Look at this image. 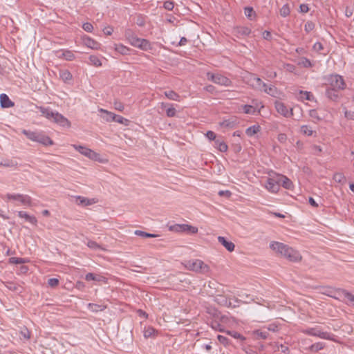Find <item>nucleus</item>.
<instances>
[{
  "mask_svg": "<svg viewBox=\"0 0 354 354\" xmlns=\"http://www.w3.org/2000/svg\"><path fill=\"white\" fill-rule=\"evenodd\" d=\"M22 133L24 134L29 140L37 142L44 146L53 145V141L48 136L42 133L24 129L22 131Z\"/></svg>",
  "mask_w": 354,
  "mask_h": 354,
  "instance_id": "f257e3e1",
  "label": "nucleus"
},
{
  "mask_svg": "<svg viewBox=\"0 0 354 354\" xmlns=\"http://www.w3.org/2000/svg\"><path fill=\"white\" fill-rule=\"evenodd\" d=\"M301 332L305 335L317 337L322 339L329 340L333 339V337L334 336L333 334L330 333L323 331L321 329V328L318 326H316L315 327L307 328L306 329L302 330Z\"/></svg>",
  "mask_w": 354,
  "mask_h": 354,
  "instance_id": "f03ea898",
  "label": "nucleus"
},
{
  "mask_svg": "<svg viewBox=\"0 0 354 354\" xmlns=\"http://www.w3.org/2000/svg\"><path fill=\"white\" fill-rule=\"evenodd\" d=\"M207 77L209 80L221 86H230L232 84V82L228 77L220 73H207Z\"/></svg>",
  "mask_w": 354,
  "mask_h": 354,
  "instance_id": "7ed1b4c3",
  "label": "nucleus"
},
{
  "mask_svg": "<svg viewBox=\"0 0 354 354\" xmlns=\"http://www.w3.org/2000/svg\"><path fill=\"white\" fill-rule=\"evenodd\" d=\"M328 82L330 87L337 90H343L346 86L343 77L337 74L330 75Z\"/></svg>",
  "mask_w": 354,
  "mask_h": 354,
  "instance_id": "20e7f679",
  "label": "nucleus"
},
{
  "mask_svg": "<svg viewBox=\"0 0 354 354\" xmlns=\"http://www.w3.org/2000/svg\"><path fill=\"white\" fill-rule=\"evenodd\" d=\"M274 107L279 114L286 118H290L293 115L292 108L287 106L283 102L277 100L274 102Z\"/></svg>",
  "mask_w": 354,
  "mask_h": 354,
  "instance_id": "39448f33",
  "label": "nucleus"
},
{
  "mask_svg": "<svg viewBox=\"0 0 354 354\" xmlns=\"http://www.w3.org/2000/svg\"><path fill=\"white\" fill-rule=\"evenodd\" d=\"M73 147L75 149L76 151L80 152L81 154L85 156L86 157H88L91 160H96L99 158V154L97 153L86 147L74 145Z\"/></svg>",
  "mask_w": 354,
  "mask_h": 354,
  "instance_id": "423d86ee",
  "label": "nucleus"
},
{
  "mask_svg": "<svg viewBox=\"0 0 354 354\" xmlns=\"http://www.w3.org/2000/svg\"><path fill=\"white\" fill-rule=\"evenodd\" d=\"M6 198L8 200L18 201L24 205L30 206L32 204V199L28 195L8 194Z\"/></svg>",
  "mask_w": 354,
  "mask_h": 354,
  "instance_id": "0eeeda50",
  "label": "nucleus"
},
{
  "mask_svg": "<svg viewBox=\"0 0 354 354\" xmlns=\"http://www.w3.org/2000/svg\"><path fill=\"white\" fill-rule=\"evenodd\" d=\"M265 187L270 192L277 193L280 189L277 175L268 178L266 182Z\"/></svg>",
  "mask_w": 354,
  "mask_h": 354,
  "instance_id": "6e6552de",
  "label": "nucleus"
},
{
  "mask_svg": "<svg viewBox=\"0 0 354 354\" xmlns=\"http://www.w3.org/2000/svg\"><path fill=\"white\" fill-rule=\"evenodd\" d=\"M189 268L193 271L201 272L203 273H206L209 271L208 266L199 259H196L194 261L190 263Z\"/></svg>",
  "mask_w": 354,
  "mask_h": 354,
  "instance_id": "1a4fd4ad",
  "label": "nucleus"
},
{
  "mask_svg": "<svg viewBox=\"0 0 354 354\" xmlns=\"http://www.w3.org/2000/svg\"><path fill=\"white\" fill-rule=\"evenodd\" d=\"M173 229L178 232H187L189 234H194L198 232L196 227L188 224H177L173 227Z\"/></svg>",
  "mask_w": 354,
  "mask_h": 354,
  "instance_id": "9d476101",
  "label": "nucleus"
},
{
  "mask_svg": "<svg viewBox=\"0 0 354 354\" xmlns=\"http://www.w3.org/2000/svg\"><path fill=\"white\" fill-rule=\"evenodd\" d=\"M288 247V245L277 241H272L270 243V248L283 257L286 256Z\"/></svg>",
  "mask_w": 354,
  "mask_h": 354,
  "instance_id": "9b49d317",
  "label": "nucleus"
},
{
  "mask_svg": "<svg viewBox=\"0 0 354 354\" xmlns=\"http://www.w3.org/2000/svg\"><path fill=\"white\" fill-rule=\"evenodd\" d=\"M53 121L63 127L69 128L71 126V122L61 113L56 112Z\"/></svg>",
  "mask_w": 354,
  "mask_h": 354,
  "instance_id": "f8f14e48",
  "label": "nucleus"
},
{
  "mask_svg": "<svg viewBox=\"0 0 354 354\" xmlns=\"http://www.w3.org/2000/svg\"><path fill=\"white\" fill-rule=\"evenodd\" d=\"M284 257L292 262H297L301 259L300 254L291 247H288Z\"/></svg>",
  "mask_w": 354,
  "mask_h": 354,
  "instance_id": "ddd939ff",
  "label": "nucleus"
},
{
  "mask_svg": "<svg viewBox=\"0 0 354 354\" xmlns=\"http://www.w3.org/2000/svg\"><path fill=\"white\" fill-rule=\"evenodd\" d=\"M253 105H244L243 106V111L246 114H252L254 115L256 113L260 112V109H259V103L254 100L252 101Z\"/></svg>",
  "mask_w": 354,
  "mask_h": 354,
  "instance_id": "4468645a",
  "label": "nucleus"
},
{
  "mask_svg": "<svg viewBox=\"0 0 354 354\" xmlns=\"http://www.w3.org/2000/svg\"><path fill=\"white\" fill-rule=\"evenodd\" d=\"M0 105L3 109L10 108L15 106V103L9 98L6 93L0 95Z\"/></svg>",
  "mask_w": 354,
  "mask_h": 354,
  "instance_id": "2eb2a0df",
  "label": "nucleus"
},
{
  "mask_svg": "<svg viewBox=\"0 0 354 354\" xmlns=\"http://www.w3.org/2000/svg\"><path fill=\"white\" fill-rule=\"evenodd\" d=\"M75 198L76 203L79 205L88 206L97 203L95 198H88L80 196H76Z\"/></svg>",
  "mask_w": 354,
  "mask_h": 354,
  "instance_id": "dca6fc26",
  "label": "nucleus"
},
{
  "mask_svg": "<svg viewBox=\"0 0 354 354\" xmlns=\"http://www.w3.org/2000/svg\"><path fill=\"white\" fill-rule=\"evenodd\" d=\"M277 179L279 180V185L283 187L286 189H290L292 185V181L286 176L281 174H277Z\"/></svg>",
  "mask_w": 354,
  "mask_h": 354,
  "instance_id": "f3484780",
  "label": "nucleus"
},
{
  "mask_svg": "<svg viewBox=\"0 0 354 354\" xmlns=\"http://www.w3.org/2000/svg\"><path fill=\"white\" fill-rule=\"evenodd\" d=\"M125 37L131 45L137 47V46L138 45V44L139 43L140 38L137 37L132 30H126Z\"/></svg>",
  "mask_w": 354,
  "mask_h": 354,
  "instance_id": "a211bd4d",
  "label": "nucleus"
},
{
  "mask_svg": "<svg viewBox=\"0 0 354 354\" xmlns=\"http://www.w3.org/2000/svg\"><path fill=\"white\" fill-rule=\"evenodd\" d=\"M57 57L59 58H64L66 60L71 61L75 59L73 53L68 50H61L56 53Z\"/></svg>",
  "mask_w": 354,
  "mask_h": 354,
  "instance_id": "6ab92c4d",
  "label": "nucleus"
},
{
  "mask_svg": "<svg viewBox=\"0 0 354 354\" xmlns=\"http://www.w3.org/2000/svg\"><path fill=\"white\" fill-rule=\"evenodd\" d=\"M82 39L83 44L88 48L97 49L100 47V44L97 41L86 35L83 36Z\"/></svg>",
  "mask_w": 354,
  "mask_h": 354,
  "instance_id": "aec40b11",
  "label": "nucleus"
},
{
  "mask_svg": "<svg viewBox=\"0 0 354 354\" xmlns=\"http://www.w3.org/2000/svg\"><path fill=\"white\" fill-rule=\"evenodd\" d=\"M218 241L229 252L234 251L235 245L232 241H229L225 237L221 236L218 237Z\"/></svg>",
  "mask_w": 354,
  "mask_h": 354,
  "instance_id": "412c9836",
  "label": "nucleus"
},
{
  "mask_svg": "<svg viewBox=\"0 0 354 354\" xmlns=\"http://www.w3.org/2000/svg\"><path fill=\"white\" fill-rule=\"evenodd\" d=\"M266 329H257L253 331V335L257 339H267L270 338V334Z\"/></svg>",
  "mask_w": 354,
  "mask_h": 354,
  "instance_id": "4be33fe9",
  "label": "nucleus"
},
{
  "mask_svg": "<svg viewBox=\"0 0 354 354\" xmlns=\"http://www.w3.org/2000/svg\"><path fill=\"white\" fill-rule=\"evenodd\" d=\"M18 216L20 218H24L27 222H28L31 224L36 225L37 223V220L35 216H30L26 212H23V211L18 212Z\"/></svg>",
  "mask_w": 354,
  "mask_h": 354,
  "instance_id": "5701e85b",
  "label": "nucleus"
},
{
  "mask_svg": "<svg viewBox=\"0 0 354 354\" xmlns=\"http://www.w3.org/2000/svg\"><path fill=\"white\" fill-rule=\"evenodd\" d=\"M262 91H264L266 93L272 97H277L279 94L277 87L273 85L268 86L266 84V88H263Z\"/></svg>",
  "mask_w": 354,
  "mask_h": 354,
  "instance_id": "b1692460",
  "label": "nucleus"
},
{
  "mask_svg": "<svg viewBox=\"0 0 354 354\" xmlns=\"http://www.w3.org/2000/svg\"><path fill=\"white\" fill-rule=\"evenodd\" d=\"M39 109L43 116L46 117V118H48L49 120H51V119L53 120L55 113H56V112L51 111L49 108H45L43 106H40L39 108Z\"/></svg>",
  "mask_w": 354,
  "mask_h": 354,
  "instance_id": "393cba45",
  "label": "nucleus"
},
{
  "mask_svg": "<svg viewBox=\"0 0 354 354\" xmlns=\"http://www.w3.org/2000/svg\"><path fill=\"white\" fill-rule=\"evenodd\" d=\"M337 89H335L333 88L329 87L326 90V95L330 100L333 101H335L338 98Z\"/></svg>",
  "mask_w": 354,
  "mask_h": 354,
  "instance_id": "a878e982",
  "label": "nucleus"
},
{
  "mask_svg": "<svg viewBox=\"0 0 354 354\" xmlns=\"http://www.w3.org/2000/svg\"><path fill=\"white\" fill-rule=\"evenodd\" d=\"M298 99L301 100H306L308 101H313L315 100V97L310 92L299 91Z\"/></svg>",
  "mask_w": 354,
  "mask_h": 354,
  "instance_id": "bb28decb",
  "label": "nucleus"
},
{
  "mask_svg": "<svg viewBox=\"0 0 354 354\" xmlns=\"http://www.w3.org/2000/svg\"><path fill=\"white\" fill-rule=\"evenodd\" d=\"M85 279L86 281H105L106 278L103 276L89 272L86 274Z\"/></svg>",
  "mask_w": 354,
  "mask_h": 354,
  "instance_id": "cd10ccee",
  "label": "nucleus"
},
{
  "mask_svg": "<svg viewBox=\"0 0 354 354\" xmlns=\"http://www.w3.org/2000/svg\"><path fill=\"white\" fill-rule=\"evenodd\" d=\"M100 112L104 114L102 117L106 122L114 121L115 113L103 109H100Z\"/></svg>",
  "mask_w": 354,
  "mask_h": 354,
  "instance_id": "c85d7f7f",
  "label": "nucleus"
},
{
  "mask_svg": "<svg viewBox=\"0 0 354 354\" xmlns=\"http://www.w3.org/2000/svg\"><path fill=\"white\" fill-rule=\"evenodd\" d=\"M214 147L221 152H225L228 149L227 144L220 139L215 140Z\"/></svg>",
  "mask_w": 354,
  "mask_h": 354,
  "instance_id": "c756f323",
  "label": "nucleus"
},
{
  "mask_svg": "<svg viewBox=\"0 0 354 354\" xmlns=\"http://www.w3.org/2000/svg\"><path fill=\"white\" fill-rule=\"evenodd\" d=\"M342 294L344 298L347 299L346 304L354 307V295L345 290L342 291Z\"/></svg>",
  "mask_w": 354,
  "mask_h": 354,
  "instance_id": "7c9ffc66",
  "label": "nucleus"
},
{
  "mask_svg": "<svg viewBox=\"0 0 354 354\" xmlns=\"http://www.w3.org/2000/svg\"><path fill=\"white\" fill-rule=\"evenodd\" d=\"M253 80L254 82V84L253 86L261 91H263V88H266V83L263 82L261 78L257 77H254Z\"/></svg>",
  "mask_w": 354,
  "mask_h": 354,
  "instance_id": "2f4dec72",
  "label": "nucleus"
},
{
  "mask_svg": "<svg viewBox=\"0 0 354 354\" xmlns=\"http://www.w3.org/2000/svg\"><path fill=\"white\" fill-rule=\"evenodd\" d=\"M88 308L92 312L97 313L98 311L104 310L106 308V306L90 303L88 304Z\"/></svg>",
  "mask_w": 354,
  "mask_h": 354,
  "instance_id": "473e14b6",
  "label": "nucleus"
},
{
  "mask_svg": "<svg viewBox=\"0 0 354 354\" xmlns=\"http://www.w3.org/2000/svg\"><path fill=\"white\" fill-rule=\"evenodd\" d=\"M165 95L169 100L179 102L180 100V95L174 91H165Z\"/></svg>",
  "mask_w": 354,
  "mask_h": 354,
  "instance_id": "72a5a7b5",
  "label": "nucleus"
},
{
  "mask_svg": "<svg viewBox=\"0 0 354 354\" xmlns=\"http://www.w3.org/2000/svg\"><path fill=\"white\" fill-rule=\"evenodd\" d=\"M244 13L249 20L252 21L254 19L256 13L252 7H246L244 10Z\"/></svg>",
  "mask_w": 354,
  "mask_h": 354,
  "instance_id": "f704fd0d",
  "label": "nucleus"
},
{
  "mask_svg": "<svg viewBox=\"0 0 354 354\" xmlns=\"http://www.w3.org/2000/svg\"><path fill=\"white\" fill-rule=\"evenodd\" d=\"M138 44V45L137 46V47L143 50H147L148 49L151 48L149 41L145 39L140 38L139 43Z\"/></svg>",
  "mask_w": 354,
  "mask_h": 354,
  "instance_id": "c9c22d12",
  "label": "nucleus"
},
{
  "mask_svg": "<svg viewBox=\"0 0 354 354\" xmlns=\"http://www.w3.org/2000/svg\"><path fill=\"white\" fill-rule=\"evenodd\" d=\"M115 50L122 55H127L129 52V48L122 44H115Z\"/></svg>",
  "mask_w": 354,
  "mask_h": 354,
  "instance_id": "e433bc0d",
  "label": "nucleus"
},
{
  "mask_svg": "<svg viewBox=\"0 0 354 354\" xmlns=\"http://www.w3.org/2000/svg\"><path fill=\"white\" fill-rule=\"evenodd\" d=\"M324 347V344L323 342H317L315 344H312L308 348V350L311 352L316 353V352L323 349Z\"/></svg>",
  "mask_w": 354,
  "mask_h": 354,
  "instance_id": "4c0bfd02",
  "label": "nucleus"
},
{
  "mask_svg": "<svg viewBox=\"0 0 354 354\" xmlns=\"http://www.w3.org/2000/svg\"><path fill=\"white\" fill-rule=\"evenodd\" d=\"M260 130V127L259 125H253L252 127H248L245 133L248 136H252L259 132Z\"/></svg>",
  "mask_w": 354,
  "mask_h": 354,
  "instance_id": "58836bf2",
  "label": "nucleus"
},
{
  "mask_svg": "<svg viewBox=\"0 0 354 354\" xmlns=\"http://www.w3.org/2000/svg\"><path fill=\"white\" fill-rule=\"evenodd\" d=\"M134 234L137 236H142L144 238H154L158 236V234H151L141 230H136Z\"/></svg>",
  "mask_w": 354,
  "mask_h": 354,
  "instance_id": "ea45409f",
  "label": "nucleus"
},
{
  "mask_svg": "<svg viewBox=\"0 0 354 354\" xmlns=\"http://www.w3.org/2000/svg\"><path fill=\"white\" fill-rule=\"evenodd\" d=\"M62 80L66 82L72 79V75L68 70L62 71L59 73Z\"/></svg>",
  "mask_w": 354,
  "mask_h": 354,
  "instance_id": "a19ab883",
  "label": "nucleus"
},
{
  "mask_svg": "<svg viewBox=\"0 0 354 354\" xmlns=\"http://www.w3.org/2000/svg\"><path fill=\"white\" fill-rule=\"evenodd\" d=\"M263 329L267 330V331H271L273 333L278 332L279 330V324L277 323H272L268 324V326H265L263 327Z\"/></svg>",
  "mask_w": 354,
  "mask_h": 354,
  "instance_id": "79ce46f5",
  "label": "nucleus"
},
{
  "mask_svg": "<svg viewBox=\"0 0 354 354\" xmlns=\"http://www.w3.org/2000/svg\"><path fill=\"white\" fill-rule=\"evenodd\" d=\"M224 333H226L227 335L233 337L234 338L240 339L241 341H245V337H243L242 335H241L240 333H239L236 331H234V330H226L225 331V330Z\"/></svg>",
  "mask_w": 354,
  "mask_h": 354,
  "instance_id": "37998d69",
  "label": "nucleus"
},
{
  "mask_svg": "<svg viewBox=\"0 0 354 354\" xmlns=\"http://www.w3.org/2000/svg\"><path fill=\"white\" fill-rule=\"evenodd\" d=\"M89 64L95 66H100L102 65L100 58L96 55H91L89 57Z\"/></svg>",
  "mask_w": 354,
  "mask_h": 354,
  "instance_id": "c03bdc74",
  "label": "nucleus"
},
{
  "mask_svg": "<svg viewBox=\"0 0 354 354\" xmlns=\"http://www.w3.org/2000/svg\"><path fill=\"white\" fill-rule=\"evenodd\" d=\"M114 122H116L119 124H124L125 126H128L129 124V120L128 119L124 118L122 116L118 115L116 114L115 115Z\"/></svg>",
  "mask_w": 354,
  "mask_h": 354,
  "instance_id": "a18cd8bd",
  "label": "nucleus"
},
{
  "mask_svg": "<svg viewBox=\"0 0 354 354\" xmlns=\"http://www.w3.org/2000/svg\"><path fill=\"white\" fill-rule=\"evenodd\" d=\"M333 179L339 183L344 184L346 182V177L342 173H336L334 174Z\"/></svg>",
  "mask_w": 354,
  "mask_h": 354,
  "instance_id": "49530a36",
  "label": "nucleus"
},
{
  "mask_svg": "<svg viewBox=\"0 0 354 354\" xmlns=\"http://www.w3.org/2000/svg\"><path fill=\"white\" fill-rule=\"evenodd\" d=\"M301 133L303 134L310 136L313 133V129L308 125H303L301 127Z\"/></svg>",
  "mask_w": 354,
  "mask_h": 354,
  "instance_id": "de8ad7c7",
  "label": "nucleus"
},
{
  "mask_svg": "<svg viewBox=\"0 0 354 354\" xmlns=\"http://www.w3.org/2000/svg\"><path fill=\"white\" fill-rule=\"evenodd\" d=\"M217 339L219 341V342L225 347L228 346L231 344L230 340L225 336L218 335L217 336Z\"/></svg>",
  "mask_w": 354,
  "mask_h": 354,
  "instance_id": "09e8293b",
  "label": "nucleus"
},
{
  "mask_svg": "<svg viewBox=\"0 0 354 354\" xmlns=\"http://www.w3.org/2000/svg\"><path fill=\"white\" fill-rule=\"evenodd\" d=\"M277 346V349L275 350V351H281L283 353H289L290 349L289 348L284 345V344H276Z\"/></svg>",
  "mask_w": 354,
  "mask_h": 354,
  "instance_id": "8fccbe9b",
  "label": "nucleus"
},
{
  "mask_svg": "<svg viewBox=\"0 0 354 354\" xmlns=\"http://www.w3.org/2000/svg\"><path fill=\"white\" fill-rule=\"evenodd\" d=\"M212 327L216 330H218L219 332H225L224 327L221 324H219L218 322L214 321L212 323Z\"/></svg>",
  "mask_w": 354,
  "mask_h": 354,
  "instance_id": "3c124183",
  "label": "nucleus"
},
{
  "mask_svg": "<svg viewBox=\"0 0 354 354\" xmlns=\"http://www.w3.org/2000/svg\"><path fill=\"white\" fill-rule=\"evenodd\" d=\"M26 262L25 259L23 258L18 257H11L9 259V263L12 264H22Z\"/></svg>",
  "mask_w": 354,
  "mask_h": 354,
  "instance_id": "603ef678",
  "label": "nucleus"
},
{
  "mask_svg": "<svg viewBox=\"0 0 354 354\" xmlns=\"http://www.w3.org/2000/svg\"><path fill=\"white\" fill-rule=\"evenodd\" d=\"M237 32L241 35H248L250 33V30L247 27H237Z\"/></svg>",
  "mask_w": 354,
  "mask_h": 354,
  "instance_id": "864d4df0",
  "label": "nucleus"
},
{
  "mask_svg": "<svg viewBox=\"0 0 354 354\" xmlns=\"http://www.w3.org/2000/svg\"><path fill=\"white\" fill-rule=\"evenodd\" d=\"M87 246L88 248H90L91 249H93L95 250L101 249L100 245L98 243H97L95 241H88L87 243Z\"/></svg>",
  "mask_w": 354,
  "mask_h": 354,
  "instance_id": "5fc2aeb1",
  "label": "nucleus"
},
{
  "mask_svg": "<svg viewBox=\"0 0 354 354\" xmlns=\"http://www.w3.org/2000/svg\"><path fill=\"white\" fill-rule=\"evenodd\" d=\"M155 329L153 328H151V327H149L148 328L145 329V332H144V336L146 337V338H148V337H151L152 335H154L155 333Z\"/></svg>",
  "mask_w": 354,
  "mask_h": 354,
  "instance_id": "6e6d98bb",
  "label": "nucleus"
},
{
  "mask_svg": "<svg viewBox=\"0 0 354 354\" xmlns=\"http://www.w3.org/2000/svg\"><path fill=\"white\" fill-rule=\"evenodd\" d=\"M290 13L289 7L287 5L283 6V7L280 9V15L283 17H286Z\"/></svg>",
  "mask_w": 354,
  "mask_h": 354,
  "instance_id": "4d7b16f0",
  "label": "nucleus"
},
{
  "mask_svg": "<svg viewBox=\"0 0 354 354\" xmlns=\"http://www.w3.org/2000/svg\"><path fill=\"white\" fill-rule=\"evenodd\" d=\"M48 284L52 288L57 287L59 285V280L57 278H50L48 280Z\"/></svg>",
  "mask_w": 354,
  "mask_h": 354,
  "instance_id": "13d9d810",
  "label": "nucleus"
},
{
  "mask_svg": "<svg viewBox=\"0 0 354 354\" xmlns=\"http://www.w3.org/2000/svg\"><path fill=\"white\" fill-rule=\"evenodd\" d=\"M174 3L172 1H166L164 2L163 7L168 10H171L174 8Z\"/></svg>",
  "mask_w": 354,
  "mask_h": 354,
  "instance_id": "bf43d9fd",
  "label": "nucleus"
},
{
  "mask_svg": "<svg viewBox=\"0 0 354 354\" xmlns=\"http://www.w3.org/2000/svg\"><path fill=\"white\" fill-rule=\"evenodd\" d=\"M205 136L209 140H213L215 142V140H217L216 133L212 131H207Z\"/></svg>",
  "mask_w": 354,
  "mask_h": 354,
  "instance_id": "052dcab7",
  "label": "nucleus"
},
{
  "mask_svg": "<svg viewBox=\"0 0 354 354\" xmlns=\"http://www.w3.org/2000/svg\"><path fill=\"white\" fill-rule=\"evenodd\" d=\"M176 111L174 107H169L166 110V114L167 117L171 118L176 115Z\"/></svg>",
  "mask_w": 354,
  "mask_h": 354,
  "instance_id": "680f3d73",
  "label": "nucleus"
},
{
  "mask_svg": "<svg viewBox=\"0 0 354 354\" xmlns=\"http://www.w3.org/2000/svg\"><path fill=\"white\" fill-rule=\"evenodd\" d=\"M309 115L312 118L316 119L317 120H321V118L319 116L318 113H317V110H315V109L310 110L309 111Z\"/></svg>",
  "mask_w": 354,
  "mask_h": 354,
  "instance_id": "e2e57ef3",
  "label": "nucleus"
},
{
  "mask_svg": "<svg viewBox=\"0 0 354 354\" xmlns=\"http://www.w3.org/2000/svg\"><path fill=\"white\" fill-rule=\"evenodd\" d=\"M83 29L86 32H92L93 30V24H83L82 25Z\"/></svg>",
  "mask_w": 354,
  "mask_h": 354,
  "instance_id": "0e129e2a",
  "label": "nucleus"
},
{
  "mask_svg": "<svg viewBox=\"0 0 354 354\" xmlns=\"http://www.w3.org/2000/svg\"><path fill=\"white\" fill-rule=\"evenodd\" d=\"M344 116L348 120H354V112L346 110L344 112Z\"/></svg>",
  "mask_w": 354,
  "mask_h": 354,
  "instance_id": "69168bd1",
  "label": "nucleus"
},
{
  "mask_svg": "<svg viewBox=\"0 0 354 354\" xmlns=\"http://www.w3.org/2000/svg\"><path fill=\"white\" fill-rule=\"evenodd\" d=\"M114 108L119 111H122L124 110V105L120 102H115Z\"/></svg>",
  "mask_w": 354,
  "mask_h": 354,
  "instance_id": "338daca9",
  "label": "nucleus"
},
{
  "mask_svg": "<svg viewBox=\"0 0 354 354\" xmlns=\"http://www.w3.org/2000/svg\"><path fill=\"white\" fill-rule=\"evenodd\" d=\"M300 12L301 13H306L309 10V7L308 4H301L299 6Z\"/></svg>",
  "mask_w": 354,
  "mask_h": 354,
  "instance_id": "774afa93",
  "label": "nucleus"
}]
</instances>
